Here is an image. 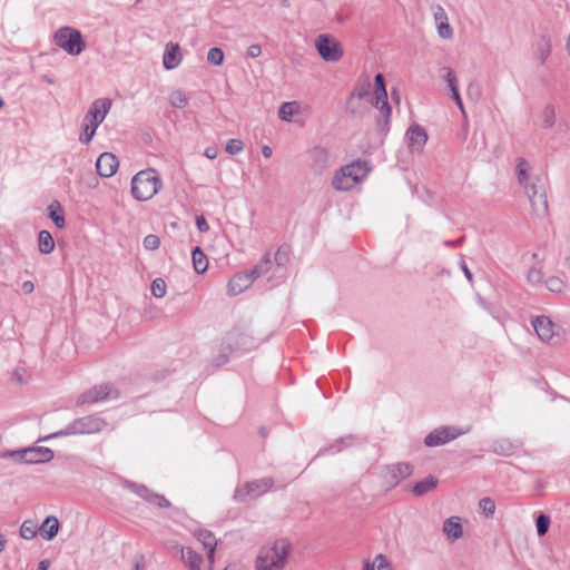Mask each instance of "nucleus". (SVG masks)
<instances>
[{"instance_id":"obj_25","label":"nucleus","mask_w":570,"mask_h":570,"mask_svg":"<svg viewBox=\"0 0 570 570\" xmlns=\"http://www.w3.org/2000/svg\"><path fill=\"white\" fill-rule=\"evenodd\" d=\"M413 472V468L410 463L400 462L387 466V473L394 483H399L401 480L409 478Z\"/></svg>"},{"instance_id":"obj_24","label":"nucleus","mask_w":570,"mask_h":570,"mask_svg":"<svg viewBox=\"0 0 570 570\" xmlns=\"http://www.w3.org/2000/svg\"><path fill=\"white\" fill-rule=\"evenodd\" d=\"M252 285L250 278L243 273L234 275L228 282V294L236 296Z\"/></svg>"},{"instance_id":"obj_52","label":"nucleus","mask_w":570,"mask_h":570,"mask_svg":"<svg viewBox=\"0 0 570 570\" xmlns=\"http://www.w3.org/2000/svg\"><path fill=\"white\" fill-rule=\"evenodd\" d=\"M262 53V48L259 45H252L247 49V56L250 58H256Z\"/></svg>"},{"instance_id":"obj_9","label":"nucleus","mask_w":570,"mask_h":570,"mask_svg":"<svg viewBox=\"0 0 570 570\" xmlns=\"http://www.w3.org/2000/svg\"><path fill=\"white\" fill-rule=\"evenodd\" d=\"M9 455L26 464L47 463L55 456L53 451L46 446L26 448L19 451H13Z\"/></svg>"},{"instance_id":"obj_23","label":"nucleus","mask_w":570,"mask_h":570,"mask_svg":"<svg viewBox=\"0 0 570 570\" xmlns=\"http://www.w3.org/2000/svg\"><path fill=\"white\" fill-rule=\"evenodd\" d=\"M180 559L188 568V570H202L200 564L203 562V558L199 553L193 550L189 547H184L180 549Z\"/></svg>"},{"instance_id":"obj_53","label":"nucleus","mask_w":570,"mask_h":570,"mask_svg":"<svg viewBox=\"0 0 570 570\" xmlns=\"http://www.w3.org/2000/svg\"><path fill=\"white\" fill-rule=\"evenodd\" d=\"M244 275L248 276L250 278V283L253 284V282L255 279H257L259 276H262L263 274L261 273V271L257 268V266L255 265L250 271L248 272H245L243 273Z\"/></svg>"},{"instance_id":"obj_36","label":"nucleus","mask_w":570,"mask_h":570,"mask_svg":"<svg viewBox=\"0 0 570 570\" xmlns=\"http://www.w3.org/2000/svg\"><path fill=\"white\" fill-rule=\"evenodd\" d=\"M38 533V524L32 520H26L20 527V535L26 540L36 538Z\"/></svg>"},{"instance_id":"obj_46","label":"nucleus","mask_w":570,"mask_h":570,"mask_svg":"<svg viewBox=\"0 0 570 570\" xmlns=\"http://www.w3.org/2000/svg\"><path fill=\"white\" fill-rule=\"evenodd\" d=\"M528 282L534 286L542 284L543 273L538 268H530L527 275Z\"/></svg>"},{"instance_id":"obj_15","label":"nucleus","mask_w":570,"mask_h":570,"mask_svg":"<svg viewBox=\"0 0 570 570\" xmlns=\"http://www.w3.org/2000/svg\"><path fill=\"white\" fill-rule=\"evenodd\" d=\"M118 159L111 153H102L96 161L97 173L105 178L114 176L118 169Z\"/></svg>"},{"instance_id":"obj_10","label":"nucleus","mask_w":570,"mask_h":570,"mask_svg":"<svg viewBox=\"0 0 570 570\" xmlns=\"http://www.w3.org/2000/svg\"><path fill=\"white\" fill-rule=\"evenodd\" d=\"M318 55L326 61H337L343 55L341 43L330 35H320L315 39Z\"/></svg>"},{"instance_id":"obj_21","label":"nucleus","mask_w":570,"mask_h":570,"mask_svg":"<svg viewBox=\"0 0 570 570\" xmlns=\"http://www.w3.org/2000/svg\"><path fill=\"white\" fill-rule=\"evenodd\" d=\"M181 60L180 48L178 43H168L163 56L164 67L168 70L178 67Z\"/></svg>"},{"instance_id":"obj_28","label":"nucleus","mask_w":570,"mask_h":570,"mask_svg":"<svg viewBox=\"0 0 570 570\" xmlns=\"http://www.w3.org/2000/svg\"><path fill=\"white\" fill-rule=\"evenodd\" d=\"M38 247L41 254H50L55 249V240L48 230H41L38 235Z\"/></svg>"},{"instance_id":"obj_2","label":"nucleus","mask_w":570,"mask_h":570,"mask_svg":"<svg viewBox=\"0 0 570 570\" xmlns=\"http://www.w3.org/2000/svg\"><path fill=\"white\" fill-rule=\"evenodd\" d=\"M291 544L279 539L271 546L263 547L256 559V570H283L289 553Z\"/></svg>"},{"instance_id":"obj_32","label":"nucleus","mask_w":570,"mask_h":570,"mask_svg":"<svg viewBox=\"0 0 570 570\" xmlns=\"http://www.w3.org/2000/svg\"><path fill=\"white\" fill-rule=\"evenodd\" d=\"M49 217L53 220L58 228H63L66 225L62 208L58 202H53L49 205Z\"/></svg>"},{"instance_id":"obj_14","label":"nucleus","mask_w":570,"mask_h":570,"mask_svg":"<svg viewBox=\"0 0 570 570\" xmlns=\"http://www.w3.org/2000/svg\"><path fill=\"white\" fill-rule=\"evenodd\" d=\"M432 12L438 29V35L442 39H451L453 37V29L449 23V17L444 8L440 4L432 6Z\"/></svg>"},{"instance_id":"obj_58","label":"nucleus","mask_w":570,"mask_h":570,"mask_svg":"<svg viewBox=\"0 0 570 570\" xmlns=\"http://www.w3.org/2000/svg\"><path fill=\"white\" fill-rule=\"evenodd\" d=\"M462 271H463L465 277L471 282L472 273L470 272V269L466 267V265L464 263L462 264Z\"/></svg>"},{"instance_id":"obj_11","label":"nucleus","mask_w":570,"mask_h":570,"mask_svg":"<svg viewBox=\"0 0 570 570\" xmlns=\"http://www.w3.org/2000/svg\"><path fill=\"white\" fill-rule=\"evenodd\" d=\"M462 434H464V431L455 426H441L429 433L424 443L426 446H439L455 440Z\"/></svg>"},{"instance_id":"obj_55","label":"nucleus","mask_w":570,"mask_h":570,"mask_svg":"<svg viewBox=\"0 0 570 570\" xmlns=\"http://www.w3.org/2000/svg\"><path fill=\"white\" fill-rule=\"evenodd\" d=\"M22 289H23L24 293H28V294L32 293L33 289H35V285H33V283L31 281H26L22 284Z\"/></svg>"},{"instance_id":"obj_56","label":"nucleus","mask_w":570,"mask_h":570,"mask_svg":"<svg viewBox=\"0 0 570 570\" xmlns=\"http://www.w3.org/2000/svg\"><path fill=\"white\" fill-rule=\"evenodd\" d=\"M283 256H286V253L279 248L275 255V261L278 263V264H283Z\"/></svg>"},{"instance_id":"obj_5","label":"nucleus","mask_w":570,"mask_h":570,"mask_svg":"<svg viewBox=\"0 0 570 570\" xmlns=\"http://www.w3.org/2000/svg\"><path fill=\"white\" fill-rule=\"evenodd\" d=\"M107 426V422L97 415H87L76 419L69 423L63 430L45 436L42 440L47 441L53 438L78 435V434H94L99 433Z\"/></svg>"},{"instance_id":"obj_16","label":"nucleus","mask_w":570,"mask_h":570,"mask_svg":"<svg viewBox=\"0 0 570 570\" xmlns=\"http://www.w3.org/2000/svg\"><path fill=\"white\" fill-rule=\"evenodd\" d=\"M117 397V394L108 385L94 386L81 395V403H98Z\"/></svg>"},{"instance_id":"obj_38","label":"nucleus","mask_w":570,"mask_h":570,"mask_svg":"<svg viewBox=\"0 0 570 570\" xmlns=\"http://www.w3.org/2000/svg\"><path fill=\"white\" fill-rule=\"evenodd\" d=\"M479 509L485 518H491L495 512V502L491 498H483L479 501Z\"/></svg>"},{"instance_id":"obj_60","label":"nucleus","mask_w":570,"mask_h":570,"mask_svg":"<svg viewBox=\"0 0 570 570\" xmlns=\"http://www.w3.org/2000/svg\"><path fill=\"white\" fill-rule=\"evenodd\" d=\"M47 569H48V561L47 560H42L39 563L38 570H47Z\"/></svg>"},{"instance_id":"obj_30","label":"nucleus","mask_w":570,"mask_h":570,"mask_svg":"<svg viewBox=\"0 0 570 570\" xmlns=\"http://www.w3.org/2000/svg\"><path fill=\"white\" fill-rule=\"evenodd\" d=\"M438 485V479L435 476H428L425 478L424 480L417 482L414 487H413V493L415 495H424L431 491H433Z\"/></svg>"},{"instance_id":"obj_57","label":"nucleus","mask_w":570,"mask_h":570,"mask_svg":"<svg viewBox=\"0 0 570 570\" xmlns=\"http://www.w3.org/2000/svg\"><path fill=\"white\" fill-rule=\"evenodd\" d=\"M262 154L265 158H269L273 154L272 148L269 146H264L262 148Z\"/></svg>"},{"instance_id":"obj_50","label":"nucleus","mask_w":570,"mask_h":570,"mask_svg":"<svg viewBox=\"0 0 570 570\" xmlns=\"http://www.w3.org/2000/svg\"><path fill=\"white\" fill-rule=\"evenodd\" d=\"M468 94L471 98L473 99H479L480 96H481V91H480V87L479 85H475L473 82H471L468 87Z\"/></svg>"},{"instance_id":"obj_37","label":"nucleus","mask_w":570,"mask_h":570,"mask_svg":"<svg viewBox=\"0 0 570 570\" xmlns=\"http://www.w3.org/2000/svg\"><path fill=\"white\" fill-rule=\"evenodd\" d=\"M542 126L544 128H552L556 124V109L552 105H547L541 111Z\"/></svg>"},{"instance_id":"obj_4","label":"nucleus","mask_w":570,"mask_h":570,"mask_svg":"<svg viewBox=\"0 0 570 570\" xmlns=\"http://www.w3.org/2000/svg\"><path fill=\"white\" fill-rule=\"evenodd\" d=\"M161 187V179L153 168L140 170L131 179V195L139 202L153 198Z\"/></svg>"},{"instance_id":"obj_7","label":"nucleus","mask_w":570,"mask_h":570,"mask_svg":"<svg viewBox=\"0 0 570 570\" xmlns=\"http://www.w3.org/2000/svg\"><path fill=\"white\" fill-rule=\"evenodd\" d=\"M53 39L55 43L70 56H78L86 48L81 32L72 27L59 28Z\"/></svg>"},{"instance_id":"obj_1","label":"nucleus","mask_w":570,"mask_h":570,"mask_svg":"<svg viewBox=\"0 0 570 570\" xmlns=\"http://www.w3.org/2000/svg\"><path fill=\"white\" fill-rule=\"evenodd\" d=\"M355 100H364L379 110L376 118L377 128H387L391 116V107L387 101V91L383 73H376L374 83L365 80L358 83L350 94V104Z\"/></svg>"},{"instance_id":"obj_63","label":"nucleus","mask_w":570,"mask_h":570,"mask_svg":"<svg viewBox=\"0 0 570 570\" xmlns=\"http://www.w3.org/2000/svg\"><path fill=\"white\" fill-rule=\"evenodd\" d=\"M224 570H239L237 564H228Z\"/></svg>"},{"instance_id":"obj_34","label":"nucleus","mask_w":570,"mask_h":570,"mask_svg":"<svg viewBox=\"0 0 570 570\" xmlns=\"http://www.w3.org/2000/svg\"><path fill=\"white\" fill-rule=\"evenodd\" d=\"M445 81L448 82V86H449V88L451 90V94H452V98L454 99L455 104L458 105V107L462 111H464L463 102H462V99H461L460 94H459L458 79H456L455 75L454 73H446Z\"/></svg>"},{"instance_id":"obj_22","label":"nucleus","mask_w":570,"mask_h":570,"mask_svg":"<svg viewBox=\"0 0 570 570\" xmlns=\"http://www.w3.org/2000/svg\"><path fill=\"white\" fill-rule=\"evenodd\" d=\"M530 169H531V166L527 159H524L522 157L517 158V160H515L517 178H518L519 184L523 187V189H525L527 187H530L531 185H535L530 179V175H529Z\"/></svg>"},{"instance_id":"obj_31","label":"nucleus","mask_w":570,"mask_h":570,"mask_svg":"<svg viewBox=\"0 0 570 570\" xmlns=\"http://www.w3.org/2000/svg\"><path fill=\"white\" fill-rule=\"evenodd\" d=\"M551 52V40L548 35H542L535 45L538 59L543 62Z\"/></svg>"},{"instance_id":"obj_48","label":"nucleus","mask_w":570,"mask_h":570,"mask_svg":"<svg viewBox=\"0 0 570 570\" xmlns=\"http://www.w3.org/2000/svg\"><path fill=\"white\" fill-rule=\"evenodd\" d=\"M256 266L263 275L266 274L272 267L271 254L266 253Z\"/></svg>"},{"instance_id":"obj_6","label":"nucleus","mask_w":570,"mask_h":570,"mask_svg":"<svg viewBox=\"0 0 570 570\" xmlns=\"http://www.w3.org/2000/svg\"><path fill=\"white\" fill-rule=\"evenodd\" d=\"M367 173L368 169L364 163H352L336 171L332 185L340 191L351 190L367 176Z\"/></svg>"},{"instance_id":"obj_40","label":"nucleus","mask_w":570,"mask_h":570,"mask_svg":"<svg viewBox=\"0 0 570 570\" xmlns=\"http://www.w3.org/2000/svg\"><path fill=\"white\" fill-rule=\"evenodd\" d=\"M366 101L364 100H355L353 104H350V97L347 98V109L348 112L355 117L362 116L366 110Z\"/></svg>"},{"instance_id":"obj_3","label":"nucleus","mask_w":570,"mask_h":570,"mask_svg":"<svg viewBox=\"0 0 570 570\" xmlns=\"http://www.w3.org/2000/svg\"><path fill=\"white\" fill-rule=\"evenodd\" d=\"M110 108L111 100L108 98L92 101L83 118L82 131L79 137L81 144L88 145L92 140L97 128L102 124Z\"/></svg>"},{"instance_id":"obj_20","label":"nucleus","mask_w":570,"mask_h":570,"mask_svg":"<svg viewBox=\"0 0 570 570\" xmlns=\"http://www.w3.org/2000/svg\"><path fill=\"white\" fill-rule=\"evenodd\" d=\"M442 531L449 540H459L463 535V527L461 524V519L459 517L448 518L443 522Z\"/></svg>"},{"instance_id":"obj_26","label":"nucleus","mask_w":570,"mask_h":570,"mask_svg":"<svg viewBox=\"0 0 570 570\" xmlns=\"http://www.w3.org/2000/svg\"><path fill=\"white\" fill-rule=\"evenodd\" d=\"M302 106L298 101L283 102L278 109V117L283 121L292 122L294 117L299 115Z\"/></svg>"},{"instance_id":"obj_33","label":"nucleus","mask_w":570,"mask_h":570,"mask_svg":"<svg viewBox=\"0 0 570 570\" xmlns=\"http://www.w3.org/2000/svg\"><path fill=\"white\" fill-rule=\"evenodd\" d=\"M195 537L197 541H199L203 544L205 550L216 548L217 546L216 538L210 531L198 530L195 532Z\"/></svg>"},{"instance_id":"obj_35","label":"nucleus","mask_w":570,"mask_h":570,"mask_svg":"<svg viewBox=\"0 0 570 570\" xmlns=\"http://www.w3.org/2000/svg\"><path fill=\"white\" fill-rule=\"evenodd\" d=\"M546 287L554 294H561L567 288V283L558 276H550L546 281Z\"/></svg>"},{"instance_id":"obj_59","label":"nucleus","mask_w":570,"mask_h":570,"mask_svg":"<svg viewBox=\"0 0 570 570\" xmlns=\"http://www.w3.org/2000/svg\"><path fill=\"white\" fill-rule=\"evenodd\" d=\"M7 540L0 533V552L4 550Z\"/></svg>"},{"instance_id":"obj_41","label":"nucleus","mask_w":570,"mask_h":570,"mask_svg":"<svg viewBox=\"0 0 570 570\" xmlns=\"http://www.w3.org/2000/svg\"><path fill=\"white\" fill-rule=\"evenodd\" d=\"M538 535H544L550 527V518L547 514H539L535 520Z\"/></svg>"},{"instance_id":"obj_39","label":"nucleus","mask_w":570,"mask_h":570,"mask_svg":"<svg viewBox=\"0 0 570 570\" xmlns=\"http://www.w3.org/2000/svg\"><path fill=\"white\" fill-rule=\"evenodd\" d=\"M167 293V285L166 282L163 278H156L154 279L151 284V294L156 298H163Z\"/></svg>"},{"instance_id":"obj_8","label":"nucleus","mask_w":570,"mask_h":570,"mask_svg":"<svg viewBox=\"0 0 570 570\" xmlns=\"http://www.w3.org/2000/svg\"><path fill=\"white\" fill-rule=\"evenodd\" d=\"M532 326L539 340L547 344H558L561 341L560 326L546 315L532 320Z\"/></svg>"},{"instance_id":"obj_54","label":"nucleus","mask_w":570,"mask_h":570,"mask_svg":"<svg viewBox=\"0 0 570 570\" xmlns=\"http://www.w3.org/2000/svg\"><path fill=\"white\" fill-rule=\"evenodd\" d=\"M208 159H215L218 155V149L215 146L207 147L204 153Z\"/></svg>"},{"instance_id":"obj_42","label":"nucleus","mask_w":570,"mask_h":570,"mask_svg":"<svg viewBox=\"0 0 570 570\" xmlns=\"http://www.w3.org/2000/svg\"><path fill=\"white\" fill-rule=\"evenodd\" d=\"M169 102L175 108H185L187 105V98L181 91H174L169 96Z\"/></svg>"},{"instance_id":"obj_64","label":"nucleus","mask_w":570,"mask_h":570,"mask_svg":"<svg viewBox=\"0 0 570 570\" xmlns=\"http://www.w3.org/2000/svg\"><path fill=\"white\" fill-rule=\"evenodd\" d=\"M371 568H372V564L370 562H365L363 570H371Z\"/></svg>"},{"instance_id":"obj_47","label":"nucleus","mask_w":570,"mask_h":570,"mask_svg":"<svg viewBox=\"0 0 570 570\" xmlns=\"http://www.w3.org/2000/svg\"><path fill=\"white\" fill-rule=\"evenodd\" d=\"M144 247L148 250H155L159 247L160 240L157 235L149 234L144 238Z\"/></svg>"},{"instance_id":"obj_12","label":"nucleus","mask_w":570,"mask_h":570,"mask_svg":"<svg viewBox=\"0 0 570 570\" xmlns=\"http://www.w3.org/2000/svg\"><path fill=\"white\" fill-rule=\"evenodd\" d=\"M273 487V480L271 478H264L245 484L235 492V498L238 500H245L246 497H258L267 492Z\"/></svg>"},{"instance_id":"obj_17","label":"nucleus","mask_w":570,"mask_h":570,"mask_svg":"<svg viewBox=\"0 0 570 570\" xmlns=\"http://www.w3.org/2000/svg\"><path fill=\"white\" fill-rule=\"evenodd\" d=\"M406 137L412 151H421L428 141L426 131L419 125H412L406 131Z\"/></svg>"},{"instance_id":"obj_44","label":"nucleus","mask_w":570,"mask_h":570,"mask_svg":"<svg viewBox=\"0 0 570 570\" xmlns=\"http://www.w3.org/2000/svg\"><path fill=\"white\" fill-rule=\"evenodd\" d=\"M224 59V52L222 49L215 47L209 49L207 53V60L214 66H219L223 62Z\"/></svg>"},{"instance_id":"obj_49","label":"nucleus","mask_w":570,"mask_h":570,"mask_svg":"<svg viewBox=\"0 0 570 570\" xmlns=\"http://www.w3.org/2000/svg\"><path fill=\"white\" fill-rule=\"evenodd\" d=\"M196 226L200 233H206L209 229V225L203 215L196 217Z\"/></svg>"},{"instance_id":"obj_51","label":"nucleus","mask_w":570,"mask_h":570,"mask_svg":"<svg viewBox=\"0 0 570 570\" xmlns=\"http://www.w3.org/2000/svg\"><path fill=\"white\" fill-rule=\"evenodd\" d=\"M215 551L216 548H212L206 550V557H207V570H213L214 563H215Z\"/></svg>"},{"instance_id":"obj_27","label":"nucleus","mask_w":570,"mask_h":570,"mask_svg":"<svg viewBox=\"0 0 570 570\" xmlns=\"http://www.w3.org/2000/svg\"><path fill=\"white\" fill-rule=\"evenodd\" d=\"M59 528V520L55 515H49L40 525L39 531L46 540H52L57 535Z\"/></svg>"},{"instance_id":"obj_29","label":"nucleus","mask_w":570,"mask_h":570,"mask_svg":"<svg viewBox=\"0 0 570 570\" xmlns=\"http://www.w3.org/2000/svg\"><path fill=\"white\" fill-rule=\"evenodd\" d=\"M191 261L194 269L197 274H203L208 268V259L199 247H196L191 253Z\"/></svg>"},{"instance_id":"obj_13","label":"nucleus","mask_w":570,"mask_h":570,"mask_svg":"<svg viewBox=\"0 0 570 570\" xmlns=\"http://www.w3.org/2000/svg\"><path fill=\"white\" fill-rule=\"evenodd\" d=\"M524 193L535 215L544 216L548 212V200L544 191L540 190L537 185H531L524 189Z\"/></svg>"},{"instance_id":"obj_43","label":"nucleus","mask_w":570,"mask_h":570,"mask_svg":"<svg viewBox=\"0 0 570 570\" xmlns=\"http://www.w3.org/2000/svg\"><path fill=\"white\" fill-rule=\"evenodd\" d=\"M371 570H392L387 558L380 553L375 557Z\"/></svg>"},{"instance_id":"obj_62","label":"nucleus","mask_w":570,"mask_h":570,"mask_svg":"<svg viewBox=\"0 0 570 570\" xmlns=\"http://www.w3.org/2000/svg\"><path fill=\"white\" fill-rule=\"evenodd\" d=\"M16 380L19 382V383H23V380H22V376L20 374V371L19 370H16L14 373H13Z\"/></svg>"},{"instance_id":"obj_45","label":"nucleus","mask_w":570,"mask_h":570,"mask_svg":"<svg viewBox=\"0 0 570 570\" xmlns=\"http://www.w3.org/2000/svg\"><path fill=\"white\" fill-rule=\"evenodd\" d=\"M226 151L229 154V155H237L239 154L243 149H244V144L242 140L239 139H229L227 142H226Z\"/></svg>"},{"instance_id":"obj_61","label":"nucleus","mask_w":570,"mask_h":570,"mask_svg":"<svg viewBox=\"0 0 570 570\" xmlns=\"http://www.w3.org/2000/svg\"><path fill=\"white\" fill-rule=\"evenodd\" d=\"M392 99L396 102V104H400V95L399 92L394 89L392 91Z\"/></svg>"},{"instance_id":"obj_19","label":"nucleus","mask_w":570,"mask_h":570,"mask_svg":"<svg viewBox=\"0 0 570 570\" xmlns=\"http://www.w3.org/2000/svg\"><path fill=\"white\" fill-rule=\"evenodd\" d=\"M309 158L312 160V169L315 174L321 175L323 170L327 167L328 163V153L323 147H314L309 150Z\"/></svg>"},{"instance_id":"obj_18","label":"nucleus","mask_w":570,"mask_h":570,"mask_svg":"<svg viewBox=\"0 0 570 570\" xmlns=\"http://www.w3.org/2000/svg\"><path fill=\"white\" fill-rule=\"evenodd\" d=\"M129 488L139 497L147 500L148 502L156 504L160 508H168L170 505L169 501L157 493L151 492L148 488L144 485L129 484Z\"/></svg>"}]
</instances>
